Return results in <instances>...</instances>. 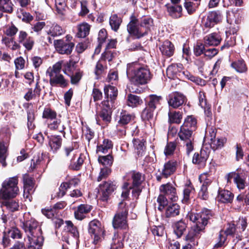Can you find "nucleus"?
<instances>
[{"label": "nucleus", "mask_w": 249, "mask_h": 249, "mask_svg": "<svg viewBox=\"0 0 249 249\" xmlns=\"http://www.w3.org/2000/svg\"><path fill=\"white\" fill-rule=\"evenodd\" d=\"M188 216L191 221L196 223V226L189 231L186 235L185 240L188 243L182 249H192L197 244L196 239L199 237L200 232L203 231L213 217V214L210 210L203 209L199 213L191 212L188 213Z\"/></svg>", "instance_id": "obj_1"}, {"label": "nucleus", "mask_w": 249, "mask_h": 249, "mask_svg": "<svg viewBox=\"0 0 249 249\" xmlns=\"http://www.w3.org/2000/svg\"><path fill=\"white\" fill-rule=\"evenodd\" d=\"M22 227L28 238V249H41L44 239L39 223L31 218L23 222Z\"/></svg>", "instance_id": "obj_2"}, {"label": "nucleus", "mask_w": 249, "mask_h": 249, "mask_svg": "<svg viewBox=\"0 0 249 249\" xmlns=\"http://www.w3.org/2000/svg\"><path fill=\"white\" fill-rule=\"evenodd\" d=\"M153 25V20L151 18H144L139 21L134 15L127 26L129 34L136 38H140L147 35Z\"/></svg>", "instance_id": "obj_3"}, {"label": "nucleus", "mask_w": 249, "mask_h": 249, "mask_svg": "<svg viewBox=\"0 0 249 249\" xmlns=\"http://www.w3.org/2000/svg\"><path fill=\"white\" fill-rule=\"evenodd\" d=\"M126 72L131 77V81L135 86L143 85L151 79L152 75L149 70L145 67H141L137 62L127 65Z\"/></svg>", "instance_id": "obj_4"}, {"label": "nucleus", "mask_w": 249, "mask_h": 249, "mask_svg": "<svg viewBox=\"0 0 249 249\" xmlns=\"http://www.w3.org/2000/svg\"><path fill=\"white\" fill-rule=\"evenodd\" d=\"M18 183V178L17 176L5 180L0 190V198L7 199L16 197L19 191Z\"/></svg>", "instance_id": "obj_5"}, {"label": "nucleus", "mask_w": 249, "mask_h": 249, "mask_svg": "<svg viewBox=\"0 0 249 249\" xmlns=\"http://www.w3.org/2000/svg\"><path fill=\"white\" fill-rule=\"evenodd\" d=\"M127 214L128 209L126 207V203L124 201L120 202L118 211L112 220L113 228L114 229H126L128 227Z\"/></svg>", "instance_id": "obj_6"}, {"label": "nucleus", "mask_w": 249, "mask_h": 249, "mask_svg": "<svg viewBox=\"0 0 249 249\" xmlns=\"http://www.w3.org/2000/svg\"><path fill=\"white\" fill-rule=\"evenodd\" d=\"M66 226L62 234V240L67 244H77L79 241V233L77 228L71 221H66Z\"/></svg>", "instance_id": "obj_7"}, {"label": "nucleus", "mask_w": 249, "mask_h": 249, "mask_svg": "<svg viewBox=\"0 0 249 249\" xmlns=\"http://www.w3.org/2000/svg\"><path fill=\"white\" fill-rule=\"evenodd\" d=\"M105 230L102 224L97 220L91 221L89 224L88 232L93 239V243L97 245L104 238Z\"/></svg>", "instance_id": "obj_8"}, {"label": "nucleus", "mask_w": 249, "mask_h": 249, "mask_svg": "<svg viewBox=\"0 0 249 249\" xmlns=\"http://www.w3.org/2000/svg\"><path fill=\"white\" fill-rule=\"evenodd\" d=\"M1 220L4 224L5 230L4 231L6 233L7 236H9L13 239H18L21 237V234L19 230L14 226L15 223L12 220H10L6 215H3L1 216Z\"/></svg>", "instance_id": "obj_9"}, {"label": "nucleus", "mask_w": 249, "mask_h": 249, "mask_svg": "<svg viewBox=\"0 0 249 249\" xmlns=\"http://www.w3.org/2000/svg\"><path fill=\"white\" fill-rule=\"evenodd\" d=\"M226 178L228 183H231V179L233 178V182L239 190L244 189L247 186L246 175L245 172H231L227 175Z\"/></svg>", "instance_id": "obj_10"}, {"label": "nucleus", "mask_w": 249, "mask_h": 249, "mask_svg": "<svg viewBox=\"0 0 249 249\" xmlns=\"http://www.w3.org/2000/svg\"><path fill=\"white\" fill-rule=\"evenodd\" d=\"M193 131L192 130L180 126V130L178 133L180 139L185 142L186 152L188 155L193 150L192 143V141L194 140L193 138Z\"/></svg>", "instance_id": "obj_11"}, {"label": "nucleus", "mask_w": 249, "mask_h": 249, "mask_svg": "<svg viewBox=\"0 0 249 249\" xmlns=\"http://www.w3.org/2000/svg\"><path fill=\"white\" fill-rule=\"evenodd\" d=\"M116 183L110 180L105 181L99 185V193L102 200L107 201L109 196L116 189Z\"/></svg>", "instance_id": "obj_12"}, {"label": "nucleus", "mask_w": 249, "mask_h": 249, "mask_svg": "<svg viewBox=\"0 0 249 249\" xmlns=\"http://www.w3.org/2000/svg\"><path fill=\"white\" fill-rule=\"evenodd\" d=\"M17 40L19 44H21L28 51L32 50L35 45L34 38L29 36L28 34L23 30L18 31Z\"/></svg>", "instance_id": "obj_13"}, {"label": "nucleus", "mask_w": 249, "mask_h": 249, "mask_svg": "<svg viewBox=\"0 0 249 249\" xmlns=\"http://www.w3.org/2000/svg\"><path fill=\"white\" fill-rule=\"evenodd\" d=\"M186 97L181 93L174 92L168 96V103L169 106L176 108L182 106L186 102Z\"/></svg>", "instance_id": "obj_14"}, {"label": "nucleus", "mask_w": 249, "mask_h": 249, "mask_svg": "<svg viewBox=\"0 0 249 249\" xmlns=\"http://www.w3.org/2000/svg\"><path fill=\"white\" fill-rule=\"evenodd\" d=\"M222 19L221 15L219 11H212L210 12L206 18L204 19L202 23L205 28H211L219 22Z\"/></svg>", "instance_id": "obj_15"}, {"label": "nucleus", "mask_w": 249, "mask_h": 249, "mask_svg": "<svg viewBox=\"0 0 249 249\" xmlns=\"http://www.w3.org/2000/svg\"><path fill=\"white\" fill-rule=\"evenodd\" d=\"M54 44L56 51L60 54H70L74 46L72 42H65L63 40H54Z\"/></svg>", "instance_id": "obj_16"}, {"label": "nucleus", "mask_w": 249, "mask_h": 249, "mask_svg": "<svg viewBox=\"0 0 249 249\" xmlns=\"http://www.w3.org/2000/svg\"><path fill=\"white\" fill-rule=\"evenodd\" d=\"M160 191L172 201H176L178 199L176 189L171 183L161 185L160 187Z\"/></svg>", "instance_id": "obj_17"}, {"label": "nucleus", "mask_w": 249, "mask_h": 249, "mask_svg": "<svg viewBox=\"0 0 249 249\" xmlns=\"http://www.w3.org/2000/svg\"><path fill=\"white\" fill-rule=\"evenodd\" d=\"M235 230L236 229L234 224H229L225 231H220L219 235V241L215 245L214 247L219 248L222 247L226 240V236L227 235H233L234 233Z\"/></svg>", "instance_id": "obj_18"}, {"label": "nucleus", "mask_w": 249, "mask_h": 249, "mask_svg": "<svg viewBox=\"0 0 249 249\" xmlns=\"http://www.w3.org/2000/svg\"><path fill=\"white\" fill-rule=\"evenodd\" d=\"M209 157V153L207 150L201 149L198 153H195L193 158V162L199 167H204Z\"/></svg>", "instance_id": "obj_19"}, {"label": "nucleus", "mask_w": 249, "mask_h": 249, "mask_svg": "<svg viewBox=\"0 0 249 249\" xmlns=\"http://www.w3.org/2000/svg\"><path fill=\"white\" fill-rule=\"evenodd\" d=\"M49 82L51 86L53 87L59 86L64 88L68 85V80L64 78L62 74L50 77Z\"/></svg>", "instance_id": "obj_20"}, {"label": "nucleus", "mask_w": 249, "mask_h": 249, "mask_svg": "<svg viewBox=\"0 0 249 249\" xmlns=\"http://www.w3.org/2000/svg\"><path fill=\"white\" fill-rule=\"evenodd\" d=\"M222 38L219 34L213 33L206 36L204 38V44L208 46H217L221 42Z\"/></svg>", "instance_id": "obj_21"}, {"label": "nucleus", "mask_w": 249, "mask_h": 249, "mask_svg": "<svg viewBox=\"0 0 249 249\" xmlns=\"http://www.w3.org/2000/svg\"><path fill=\"white\" fill-rule=\"evenodd\" d=\"M160 50L163 55L170 57L174 53L175 47L171 41L165 40L160 47Z\"/></svg>", "instance_id": "obj_22"}, {"label": "nucleus", "mask_w": 249, "mask_h": 249, "mask_svg": "<svg viewBox=\"0 0 249 249\" xmlns=\"http://www.w3.org/2000/svg\"><path fill=\"white\" fill-rule=\"evenodd\" d=\"M182 70V65L180 64H172L167 69L166 73L168 77L170 79L177 78L180 75V73Z\"/></svg>", "instance_id": "obj_23"}, {"label": "nucleus", "mask_w": 249, "mask_h": 249, "mask_svg": "<svg viewBox=\"0 0 249 249\" xmlns=\"http://www.w3.org/2000/svg\"><path fill=\"white\" fill-rule=\"evenodd\" d=\"M176 165L177 162L174 160H170L166 163L162 170V176L165 178H167L173 174L176 170Z\"/></svg>", "instance_id": "obj_24"}, {"label": "nucleus", "mask_w": 249, "mask_h": 249, "mask_svg": "<svg viewBox=\"0 0 249 249\" xmlns=\"http://www.w3.org/2000/svg\"><path fill=\"white\" fill-rule=\"evenodd\" d=\"M92 207L87 204H81L79 205L77 209L74 212L75 218L78 220L83 219L85 216V214L89 213L91 210Z\"/></svg>", "instance_id": "obj_25"}, {"label": "nucleus", "mask_w": 249, "mask_h": 249, "mask_svg": "<svg viewBox=\"0 0 249 249\" xmlns=\"http://www.w3.org/2000/svg\"><path fill=\"white\" fill-rule=\"evenodd\" d=\"M49 145L53 152H56L62 145L61 137L58 135L51 136L49 138Z\"/></svg>", "instance_id": "obj_26"}, {"label": "nucleus", "mask_w": 249, "mask_h": 249, "mask_svg": "<svg viewBox=\"0 0 249 249\" xmlns=\"http://www.w3.org/2000/svg\"><path fill=\"white\" fill-rule=\"evenodd\" d=\"M47 27L49 28L47 31L48 35L53 37L58 36L65 33V30L57 23H53L51 26L48 25Z\"/></svg>", "instance_id": "obj_27"}, {"label": "nucleus", "mask_w": 249, "mask_h": 249, "mask_svg": "<svg viewBox=\"0 0 249 249\" xmlns=\"http://www.w3.org/2000/svg\"><path fill=\"white\" fill-rule=\"evenodd\" d=\"M8 144L3 141H0V163L3 167L7 165L6 159L8 155Z\"/></svg>", "instance_id": "obj_28"}, {"label": "nucleus", "mask_w": 249, "mask_h": 249, "mask_svg": "<svg viewBox=\"0 0 249 249\" xmlns=\"http://www.w3.org/2000/svg\"><path fill=\"white\" fill-rule=\"evenodd\" d=\"M113 143L111 140L108 139H105L102 143L97 146V153H107L108 150L112 149Z\"/></svg>", "instance_id": "obj_29"}, {"label": "nucleus", "mask_w": 249, "mask_h": 249, "mask_svg": "<svg viewBox=\"0 0 249 249\" xmlns=\"http://www.w3.org/2000/svg\"><path fill=\"white\" fill-rule=\"evenodd\" d=\"M167 11L170 15L174 18H178L182 15V7L178 5H168L167 6Z\"/></svg>", "instance_id": "obj_30"}, {"label": "nucleus", "mask_w": 249, "mask_h": 249, "mask_svg": "<svg viewBox=\"0 0 249 249\" xmlns=\"http://www.w3.org/2000/svg\"><path fill=\"white\" fill-rule=\"evenodd\" d=\"M161 97L156 95H150L146 99V106L153 109H156L158 105L160 104Z\"/></svg>", "instance_id": "obj_31"}, {"label": "nucleus", "mask_w": 249, "mask_h": 249, "mask_svg": "<svg viewBox=\"0 0 249 249\" xmlns=\"http://www.w3.org/2000/svg\"><path fill=\"white\" fill-rule=\"evenodd\" d=\"M104 93L105 98L115 101L118 95V90L113 86H106L104 88Z\"/></svg>", "instance_id": "obj_32"}, {"label": "nucleus", "mask_w": 249, "mask_h": 249, "mask_svg": "<svg viewBox=\"0 0 249 249\" xmlns=\"http://www.w3.org/2000/svg\"><path fill=\"white\" fill-rule=\"evenodd\" d=\"M80 182L77 178H73L69 181L63 183L60 186V191L61 192V195L63 196L65 194L66 191L72 187L76 186Z\"/></svg>", "instance_id": "obj_33"}, {"label": "nucleus", "mask_w": 249, "mask_h": 249, "mask_svg": "<svg viewBox=\"0 0 249 249\" xmlns=\"http://www.w3.org/2000/svg\"><path fill=\"white\" fill-rule=\"evenodd\" d=\"M196 119L195 117L191 115L186 118L183 124L181 126L194 131L196 128Z\"/></svg>", "instance_id": "obj_34"}, {"label": "nucleus", "mask_w": 249, "mask_h": 249, "mask_svg": "<svg viewBox=\"0 0 249 249\" xmlns=\"http://www.w3.org/2000/svg\"><path fill=\"white\" fill-rule=\"evenodd\" d=\"M135 118V116L129 113L126 111H122L120 115V119L118 123L121 125H125L128 124Z\"/></svg>", "instance_id": "obj_35"}, {"label": "nucleus", "mask_w": 249, "mask_h": 249, "mask_svg": "<svg viewBox=\"0 0 249 249\" xmlns=\"http://www.w3.org/2000/svg\"><path fill=\"white\" fill-rule=\"evenodd\" d=\"M180 207L177 203H173L169 205L167 207L165 212L166 217H174L179 213Z\"/></svg>", "instance_id": "obj_36"}, {"label": "nucleus", "mask_w": 249, "mask_h": 249, "mask_svg": "<svg viewBox=\"0 0 249 249\" xmlns=\"http://www.w3.org/2000/svg\"><path fill=\"white\" fill-rule=\"evenodd\" d=\"M186 227V224L182 220H180L174 224V232L178 238L182 236Z\"/></svg>", "instance_id": "obj_37"}, {"label": "nucleus", "mask_w": 249, "mask_h": 249, "mask_svg": "<svg viewBox=\"0 0 249 249\" xmlns=\"http://www.w3.org/2000/svg\"><path fill=\"white\" fill-rule=\"evenodd\" d=\"M122 22L121 18L119 17L117 14L112 15L109 18V25L112 30L117 32Z\"/></svg>", "instance_id": "obj_38"}, {"label": "nucleus", "mask_w": 249, "mask_h": 249, "mask_svg": "<svg viewBox=\"0 0 249 249\" xmlns=\"http://www.w3.org/2000/svg\"><path fill=\"white\" fill-rule=\"evenodd\" d=\"M77 29V36L84 38L89 35L90 26L87 23H82L78 26Z\"/></svg>", "instance_id": "obj_39"}, {"label": "nucleus", "mask_w": 249, "mask_h": 249, "mask_svg": "<svg viewBox=\"0 0 249 249\" xmlns=\"http://www.w3.org/2000/svg\"><path fill=\"white\" fill-rule=\"evenodd\" d=\"M48 126L51 130H56L60 132H63L64 135L65 134L64 132L65 127L59 119H56L53 120V122L49 124Z\"/></svg>", "instance_id": "obj_40"}, {"label": "nucleus", "mask_w": 249, "mask_h": 249, "mask_svg": "<svg viewBox=\"0 0 249 249\" xmlns=\"http://www.w3.org/2000/svg\"><path fill=\"white\" fill-rule=\"evenodd\" d=\"M62 61H59L56 63L52 67H50L48 69L47 74L49 77L61 74L60 71L62 69Z\"/></svg>", "instance_id": "obj_41"}, {"label": "nucleus", "mask_w": 249, "mask_h": 249, "mask_svg": "<svg viewBox=\"0 0 249 249\" xmlns=\"http://www.w3.org/2000/svg\"><path fill=\"white\" fill-rule=\"evenodd\" d=\"M233 194L228 190L222 191L219 196L220 201L223 203H231L233 200Z\"/></svg>", "instance_id": "obj_42"}, {"label": "nucleus", "mask_w": 249, "mask_h": 249, "mask_svg": "<svg viewBox=\"0 0 249 249\" xmlns=\"http://www.w3.org/2000/svg\"><path fill=\"white\" fill-rule=\"evenodd\" d=\"M2 204L8 210L12 212L17 211L19 207L18 202L13 199H5Z\"/></svg>", "instance_id": "obj_43"}, {"label": "nucleus", "mask_w": 249, "mask_h": 249, "mask_svg": "<svg viewBox=\"0 0 249 249\" xmlns=\"http://www.w3.org/2000/svg\"><path fill=\"white\" fill-rule=\"evenodd\" d=\"M23 181L25 189H26L29 193H31L34 188V182L32 178L28 175L24 174L23 176Z\"/></svg>", "instance_id": "obj_44"}, {"label": "nucleus", "mask_w": 249, "mask_h": 249, "mask_svg": "<svg viewBox=\"0 0 249 249\" xmlns=\"http://www.w3.org/2000/svg\"><path fill=\"white\" fill-rule=\"evenodd\" d=\"M169 121L170 123L179 124L182 119V113L179 111H169Z\"/></svg>", "instance_id": "obj_45"}, {"label": "nucleus", "mask_w": 249, "mask_h": 249, "mask_svg": "<svg viewBox=\"0 0 249 249\" xmlns=\"http://www.w3.org/2000/svg\"><path fill=\"white\" fill-rule=\"evenodd\" d=\"M13 6L11 0H0V11L11 13L13 11Z\"/></svg>", "instance_id": "obj_46"}, {"label": "nucleus", "mask_w": 249, "mask_h": 249, "mask_svg": "<svg viewBox=\"0 0 249 249\" xmlns=\"http://www.w3.org/2000/svg\"><path fill=\"white\" fill-rule=\"evenodd\" d=\"M133 186H140L144 180V177L139 172H133L131 174Z\"/></svg>", "instance_id": "obj_47"}, {"label": "nucleus", "mask_w": 249, "mask_h": 249, "mask_svg": "<svg viewBox=\"0 0 249 249\" xmlns=\"http://www.w3.org/2000/svg\"><path fill=\"white\" fill-rule=\"evenodd\" d=\"M231 66L238 72H244L247 71L246 66L243 60L233 62L231 63Z\"/></svg>", "instance_id": "obj_48"}, {"label": "nucleus", "mask_w": 249, "mask_h": 249, "mask_svg": "<svg viewBox=\"0 0 249 249\" xmlns=\"http://www.w3.org/2000/svg\"><path fill=\"white\" fill-rule=\"evenodd\" d=\"M199 4V2H196L190 0H185L184 7L188 14H192L196 11Z\"/></svg>", "instance_id": "obj_49"}, {"label": "nucleus", "mask_w": 249, "mask_h": 249, "mask_svg": "<svg viewBox=\"0 0 249 249\" xmlns=\"http://www.w3.org/2000/svg\"><path fill=\"white\" fill-rule=\"evenodd\" d=\"M85 159V157L84 155L80 154L76 162L72 161V160H71L69 167L74 170H79L84 162Z\"/></svg>", "instance_id": "obj_50"}, {"label": "nucleus", "mask_w": 249, "mask_h": 249, "mask_svg": "<svg viewBox=\"0 0 249 249\" xmlns=\"http://www.w3.org/2000/svg\"><path fill=\"white\" fill-rule=\"evenodd\" d=\"M143 140H141L137 139H133V143L135 149L137 151L138 155H142L145 149Z\"/></svg>", "instance_id": "obj_51"}, {"label": "nucleus", "mask_w": 249, "mask_h": 249, "mask_svg": "<svg viewBox=\"0 0 249 249\" xmlns=\"http://www.w3.org/2000/svg\"><path fill=\"white\" fill-rule=\"evenodd\" d=\"M142 100L137 95L130 94L128 96L127 105L132 107H137L141 104Z\"/></svg>", "instance_id": "obj_52"}, {"label": "nucleus", "mask_w": 249, "mask_h": 249, "mask_svg": "<svg viewBox=\"0 0 249 249\" xmlns=\"http://www.w3.org/2000/svg\"><path fill=\"white\" fill-rule=\"evenodd\" d=\"M99 162L103 165L106 166H111L113 163V158L110 154L107 156H99L98 157Z\"/></svg>", "instance_id": "obj_53"}, {"label": "nucleus", "mask_w": 249, "mask_h": 249, "mask_svg": "<svg viewBox=\"0 0 249 249\" xmlns=\"http://www.w3.org/2000/svg\"><path fill=\"white\" fill-rule=\"evenodd\" d=\"M167 197L166 196L162 193L158 196L157 202L159 205L158 209L160 211H162L165 207L167 205L168 201Z\"/></svg>", "instance_id": "obj_54"}, {"label": "nucleus", "mask_w": 249, "mask_h": 249, "mask_svg": "<svg viewBox=\"0 0 249 249\" xmlns=\"http://www.w3.org/2000/svg\"><path fill=\"white\" fill-rule=\"evenodd\" d=\"M210 141L211 147L212 148L215 150L222 147L226 142V139L223 138L216 139L215 138Z\"/></svg>", "instance_id": "obj_55"}, {"label": "nucleus", "mask_w": 249, "mask_h": 249, "mask_svg": "<svg viewBox=\"0 0 249 249\" xmlns=\"http://www.w3.org/2000/svg\"><path fill=\"white\" fill-rule=\"evenodd\" d=\"M35 119V110L33 109L30 108L27 111V125L29 129H33L35 127L34 121Z\"/></svg>", "instance_id": "obj_56"}, {"label": "nucleus", "mask_w": 249, "mask_h": 249, "mask_svg": "<svg viewBox=\"0 0 249 249\" xmlns=\"http://www.w3.org/2000/svg\"><path fill=\"white\" fill-rule=\"evenodd\" d=\"M155 109L149 108L146 106L142 113V118L143 120L149 121L153 117Z\"/></svg>", "instance_id": "obj_57"}, {"label": "nucleus", "mask_w": 249, "mask_h": 249, "mask_svg": "<svg viewBox=\"0 0 249 249\" xmlns=\"http://www.w3.org/2000/svg\"><path fill=\"white\" fill-rule=\"evenodd\" d=\"M194 191V188L191 185H187L185 187L183 190V198L182 202L186 203L189 200L191 195Z\"/></svg>", "instance_id": "obj_58"}, {"label": "nucleus", "mask_w": 249, "mask_h": 249, "mask_svg": "<svg viewBox=\"0 0 249 249\" xmlns=\"http://www.w3.org/2000/svg\"><path fill=\"white\" fill-rule=\"evenodd\" d=\"M111 110L103 108L100 113L99 116L104 122L108 123L111 121Z\"/></svg>", "instance_id": "obj_59"}, {"label": "nucleus", "mask_w": 249, "mask_h": 249, "mask_svg": "<svg viewBox=\"0 0 249 249\" xmlns=\"http://www.w3.org/2000/svg\"><path fill=\"white\" fill-rule=\"evenodd\" d=\"M226 34L227 37L224 45L221 47L222 49L225 48L232 47L235 44V38L234 36L228 35L227 32H226Z\"/></svg>", "instance_id": "obj_60"}, {"label": "nucleus", "mask_w": 249, "mask_h": 249, "mask_svg": "<svg viewBox=\"0 0 249 249\" xmlns=\"http://www.w3.org/2000/svg\"><path fill=\"white\" fill-rule=\"evenodd\" d=\"M56 10L61 15L64 14L66 7L65 0H55Z\"/></svg>", "instance_id": "obj_61"}, {"label": "nucleus", "mask_w": 249, "mask_h": 249, "mask_svg": "<svg viewBox=\"0 0 249 249\" xmlns=\"http://www.w3.org/2000/svg\"><path fill=\"white\" fill-rule=\"evenodd\" d=\"M199 179L200 182L202 183L201 187H205L207 189L212 182V179L209 178L207 173L201 174L199 176Z\"/></svg>", "instance_id": "obj_62"}, {"label": "nucleus", "mask_w": 249, "mask_h": 249, "mask_svg": "<svg viewBox=\"0 0 249 249\" xmlns=\"http://www.w3.org/2000/svg\"><path fill=\"white\" fill-rule=\"evenodd\" d=\"M42 213L48 218H53L58 216L56 211L52 208H45L42 210Z\"/></svg>", "instance_id": "obj_63"}, {"label": "nucleus", "mask_w": 249, "mask_h": 249, "mask_svg": "<svg viewBox=\"0 0 249 249\" xmlns=\"http://www.w3.org/2000/svg\"><path fill=\"white\" fill-rule=\"evenodd\" d=\"M56 116V113L54 110L49 108H45L43 112L42 117L44 118L53 120Z\"/></svg>", "instance_id": "obj_64"}]
</instances>
